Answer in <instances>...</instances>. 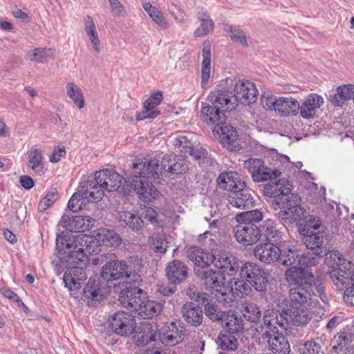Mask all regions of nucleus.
<instances>
[{"label": "nucleus", "instance_id": "1", "mask_svg": "<svg viewBox=\"0 0 354 354\" xmlns=\"http://www.w3.org/2000/svg\"><path fill=\"white\" fill-rule=\"evenodd\" d=\"M284 277L289 290L288 297L285 299L286 307L282 311L294 325L306 324L309 321L306 308L315 294L311 290L313 273L310 269L293 266L285 271Z\"/></svg>", "mask_w": 354, "mask_h": 354}, {"label": "nucleus", "instance_id": "2", "mask_svg": "<svg viewBox=\"0 0 354 354\" xmlns=\"http://www.w3.org/2000/svg\"><path fill=\"white\" fill-rule=\"evenodd\" d=\"M183 167L181 158L172 159L169 156H164L161 161L156 158H138L133 163L134 178L131 182V187L140 200L150 202L157 194L151 182L159 183L163 171L172 174L181 173Z\"/></svg>", "mask_w": 354, "mask_h": 354}, {"label": "nucleus", "instance_id": "3", "mask_svg": "<svg viewBox=\"0 0 354 354\" xmlns=\"http://www.w3.org/2000/svg\"><path fill=\"white\" fill-rule=\"evenodd\" d=\"M101 241L95 236L79 234L75 239H66L64 236L59 235L56 239L57 250L62 254H71V258L78 259L83 265H88L87 254H91L100 251Z\"/></svg>", "mask_w": 354, "mask_h": 354}, {"label": "nucleus", "instance_id": "4", "mask_svg": "<svg viewBox=\"0 0 354 354\" xmlns=\"http://www.w3.org/2000/svg\"><path fill=\"white\" fill-rule=\"evenodd\" d=\"M101 277L106 281L120 280V283H134L139 285L141 277L123 261H118L114 254H111V259L102 267Z\"/></svg>", "mask_w": 354, "mask_h": 354}, {"label": "nucleus", "instance_id": "5", "mask_svg": "<svg viewBox=\"0 0 354 354\" xmlns=\"http://www.w3.org/2000/svg\"><path fill=\"white\" fill-rule=\"evenodd\" d=\"M337 259L338 262L331 267L328 274L336 289L344 291V301L354 306V272L341 263L339 257Z\"/></svg>", "mask_w": 354, "mask_h": 354}, {"label": "nucleus", "instance_id": "6", "mask_svg": "<svg viewBox=\"0 0 354 354\" xmlns=\"http://www.w3.org/2000/svg\"><path fill=\"white\" fill-rule=\"evenodd\" d=\"M288 326V319L278 310L268 309L265 311L263 317V324L257 326L255 330L261 337L259 338H270V335L282 333Z\"/></svg>", "mask_w": 354, "mask_h": 354}, {"label": "nucleus", "instance_id": "7", "mask_svg": "<svg viewBox=\"0 0 354 354\" xmlns=\"http://www.w3.org/2000/svg\"><path fill=\"white\" fill-rule=\"evenodd\" d=\"M243 166L254 183L272 181L280 178L282 174L279 167H268L261 158H250L244 161Z\"/></svg>", "mask_w": 354, "mask_h": 354}, {"label": "nucleus", "instance_id": "8", "mask_svg": "<svg viewBox=\"0 0 354 354\" xmlns=\"http://www.w3.org/2000/svg\"><path fill=\"white\" fill-rule=\"evenodd\" d=\"M234 80L226 78L221 82L216 88L209 95V102L223 111H232L235 108V101L231 90L234 86Z\"/></svg>", "mask_w": 354, "mask_h": 354}, {"label": "nucleus", "instance_id": "9", "mask_svg": "<svg viewBox=\"0 0 354 354\" xmlns=\"http://www.w3.org/2000/svg\"><path fill=\"white\" fill-rule=\"evenodd\" d=\"M62 258L71 264H75L74 266L69 268L64 273V282L65 286L70 290H79L82 284L88 277V271L86 270L87 265H83L78 259H73L71 258V254H64Z\"/></svg>", "mask_w": 354, "mask_h": 354}, {"label": "nucleus", "instance_id": "10", "mask_svg": "<svg viewBox=\"0 0 354 354\" xmlns=\"http://www.w3.org/2000/svg\"><path fill=\"white\" fill-rule=\"evenodd\" d=\"M241 277L248 281L257 291L266 289L268 279L264 270L258 264L246 262L240 266Z\"/></svg>", "mask_w": 354, "mask_h": 354}, {"label": "nucleus", "instance_id": "11", "mask_svg": "<svg viewBox=\"0 0 354 354\" xmlns=\"http://www.w3.org/2000/svg\"><path fill=\"white\" fill-rule=\"evenodd\" d=\"M195 275L205 289L221 292L222 296L227 295L228 287L225 286V277L222 272L214 271L212 269L200 271L198 269Z\"/></svg>", "mask_w": 354, "mask_h": 354}, {"label": "nucleus", "instance_id": "12", "mask_svg": "<svg viewBox=\"0 0 354 354\" xmlns=\"http://www.w3.org/2000/svg\"><path fill=\"white\" fill-rule=\"evenodd\" d=\"M109 328L117 335L124 336L133 333L136 324L134 317L129 313L118 311L109 319Z\"/></svg>", "mask_w": 354, "mask_h": 354}, {"label": "nucleus", "instance_id": "13", "mask_svg": "<svg viewBox=\"0 0 354 354\" xmlns=\"http://www.w3.org/2000/svg\"><path fill=\"white\" fill-rule=\"evenodd\" d=\"M132 286L120 292L118 301L124 308L138 312L142 304L146 302V293L138 285L130 283Z\"/></svg>", "mask_w": 354, "mask_h": 354}, {"label": "nucleus", "instance_id": "14", "mask_svg": "<svg viewBox=\"0 0 354 354\" xmlns=\"http://www.w3.org/2000/svg\"><path fill=\"white\" fill-rule=\"evenodd\" d=\"M236 240L244 246L256 243L261 238L259 228L254 223L241 224L234 228Z\"/></svg>", "mask_w": 354, "mask_h": 354}, {"label": "nucleus", "instance_id": "15", "mask_svg": "<svg viewBox=\"0 0 354 354\" xmlns=\"http://www.w3.org/2000/svg\"><path fill=\"white\" fill-rule=\"evenodd\" d=\"M187 294L192 299L203 303L207 302L205 306V314L212 322H221L227 312L222 311L217 304L209 301V295L204 292H192L189 287Z\"/></svg>", "mask_w": 354, "mask_h": 354}, {"label": "nucleus", "instance_id": "16", "mask_svg": "<svg viewBox=\"0 0 354 354\" xmlns=\"http://www.w3.org/2000/svg\"><path fill=\"white\" fill-rule=\"evenodd\" d=\"M234 90V101L243 104H250L257 100L258 91L251 82L239 80L235 83Z\"/></svg>", "mask_w": 354, "mask_h": 354}, {"label": "nucleus", "instance_id": "17", "mask_svg": "<svg viewBox=\"0 0 354 354\" xmlns=\"http://www.w3.org/2000/svg\"><path fill=\"white\" fill-rule=\"evenodd\" d=\"M95 223V220L88 216H70L64 214L60 224L71 232H84L90 230Z\"/></svg>", "mask_w": 354, "mask_h": 354}, {"label": "nucleus", "instance_id": "18", "mask_svg": "<svg viewBox=\"0 0 354 354\" xmlns=\"http://www.w3.org/2000/svg\"><path fill=\"white\" fill-rule=\"evenodd\" d=\"M187 257L194 265V274L198 269L200 271L207 269L214 260V254L209 253L199 247L190 248L187 251Z\"/></svg>", "mask_w": 354, "mask_h": 354}, {"label": "nucleus", "instance_id": "19", "mask_svg": "<svg viewBox=\"0 0 354 354\" xmlns=\"http://www.w3.org/2000/svg\"><path fill=\"white\" fill-rule=\"evenodd\" d=\"M254 254L261 262L270 264L279 261L281 256V250L279 245L268 242L256 246L254 250Z\"/></svg>", "mask_w": 354, "mask_h": 354}, {"label": "nucleus", "instance_id": "20", "mask_svg": "<svg viewBox=\"0 0 354 354\" xmlns=\"http://www.w3.org/2000/svg\"><path fill=\"white\" fill-rule=\"evenodd\" d=\"M80 188L84 194L87 202H96L100 201L104 196L105 190L96 178V172L91 180H82L80 183Z\"/></svg>", "mask_w": 354, "mask_h": 354}, {"label": "nucleus", "instance_id": "21", "mask_svg": "<svg viewBox=\"0 0 354 354\" xmlns=\"http://www.w3.org/2000/svg\"><path fill=\"white\" fill-rule=\"evenodd\" d=\"M283 208L276 215L286 223L292 224L300 221L304 217L306 209L297 203V200H288Z\"/></svg>", "mask_w": 354, "mask_h": 354}, {"label": "nucleus", "instance_id": "22", "mask_svg": "<svg viewBox=\"0 0 354 354\" xmlns=\"http://www.w3.org/2000/svg\"><path fill=\"white\" fill-rule=\"evenodd\" d=\"M96 178L99 179L105 192H108L118 190L124 180L121 175L109 169L96 171Z\"/></svg>", "mask_w": 354, "mask_h": 354}, {"label": "nucleus", "instance_id": "23", "mask_svg": "<svg viewBox=\"0 0 354 354\" xmlns=\"http://www.w3.org/2000/svg\"><path fill=\"white\" fill-rule=\"evenodd\" d=\"M214 137L227 148L232 150V146L238 138L236 130L230 124L222 121L215 125L213 129Z\"/></svg>", "mask_w": 354, "mask_h": 354}, {"label": "nucleus", "instance_id": "24", "mask_svg": "<svg viewBox=\"0 0 354 354\" xmlns=\"http://www.w3.org/2000/svg\"><path fill=\"white\" fill-rule=\"evenodd\" d=\"M323 104L324 100L322 96L316 93L308 95L304 102L299 104L300 115L307 120L314 118Z\"/></svg>", "mask_w": 354, "mask_h": 354}, {"label": "nucleus", "instance_id": "25", "mask_svg": "<svg viewBox=\"0 0 354 354\" xmlns=\"http://www.w3.org/2000/svg\"><path fill=\"white\" fill-rule=\"evenodd\" d=\"M165 272L171 283L180 284L187 277L188 268L184 262L174 260L167 265Z\"/></svg>", "mask_w": 354, "mask_h": 354}, {"label": "nucleus", "instance_id": "26", "mask_svg": "<svg viewBox=\"0 0 354 354\" xmlns=\"http://www.w3.org/2000/svg\"><path fill=\"white\" fill-rule=\"evenodd\" d=\"M217 183L220 188L230 191L231 193L235 192L239 188L246 187V183L241 175L235 171L221 173L218 177Z\"/></svg>", "mask_w": 354, "mask_h": 354}, {"label": "nucleus", "instance_id": "27", "mask_svg": "<svg viewBox=\"0 0 354 354\" xmlns=\"http://www.w3.org/2000/svg\"><path fill=\"white\" fill-rule=\"evenodd\" d=\"M228 201L232 206L239 209H248L254 203L250 190L246 187H242L230 193L228 196Z\"/></svg>", "mask_w": 354, "mask_h": 354}, {"label": "nucleus", "instance_id": "28", "mask_svg": "<svg viewBox=\"0 0 354 354\" xmlns=\"http://www.w3.org/2000/svg\"><path fill=\"white\" fill-rule=\"evenodd\" d=\"M215 267L223 270L229 275H233L239 270L240 266L236 258L226 252H218L214 254L212 263Z\"/></svg>", "mask_w": 354, "mask_h": 354}, {"label": "nucleus", "instance_id": "29", "mask_svg": "<svg viewBox=\"0 0 354 354\" xmlns=\"http://www.w3.org/2000/svg\"><path fill=\"white\" fill-rule=\"evenodd\" d=\"M292 188L293 186L289 180L281 178L274 183L266 184L263 188V194L266 196L276 198L281 195H288Z\"/></svg>", "mask_w": 354, "mask_h": 354}, {"label": "nucleus", "instance_id": "30", "mask_svg": "<svg viewBox=\"0 0 354 354\" xmlns=\"http://www.w3.org/2000/svg\"><path fill=\"white\" fill-rule=\"evenodd\" d=\"M181 313L184 320L192 326H198L203 323V310L194 303H185L182 307Z\"/></svg>", "mask_w": 354, "mask_h": 354}, {"label": "nucleus", "instance_id": "31", "mask_svg": "<svg viewBox=\"0 0 354 354\" xmlns=\"http://www.w3.org/2000/svg\"><path fill=\"white\" fill-rule=\"evenodd\" d=\"M201 114L203 122L208 124H217L226 118L225 111L209 102H202Z\"/></svg>", "mask_w": 354, "mask_h": 354}, {"label": "nucleus", "instance_id": "32", "mask_svg": "<svg viewBox=\"0 0 354 354\" xmlns=\"http://www.w3.org/2000/svg\"><path fill=\"white\" fill-rule=\"evenodd\" d=\"M226 333L238 337L243 333V320L237 314L228 311L221 321Z\"/></svg>", "mask_w": 354, "mask_h": 354}, {"label": "nucleus", "instance_id": "33", "mask_svg": "<svg viewBox=\"0 0 354 354\" xmlns=\"http://www.w3.org/2000/svg\"><path fill=\"white\" fill-rule=\"evenodd\" d=\"M326 232L306 233L303 239V242L307 248L317 252V255H324L326 249L324 250V241L326 238Z\"/></svg>", "mask_w": 354, "mask_h": 354}, {"label": "nucleus", "instance_id": "34", "mask_svg": "<svg viewBox=\"0 0 354 354\" xmlns=\"http://www.w3.org/2000/svg\"><path fill=\"white\" fill-rule=\"evenodd\" d=\"M299 102L293 97H281L277 99L276 112L281 116L297 114Z\"/></svg>", "mask_w": 354, "mask_h": 354}, {"label": "nucleus", "instance_id": "35", "mask_svg": "<svg viewBox=\"0 0 354 354\" xmlns=\"http://www.w3.org/2000/svg\"><path fill=\"white\" fill-rule=\"evenodd\" d=\"M352 341V333L345 332L339 333L331 339V351L335 354H346L345 352L348 350Z\"/></svg>", "mask_w": 354, "mask_h": 354}, {"label": "nucleus", "instance_id": "36", "mask_svg": "<svg viewBox=\"0 0 354 354\" xmlns=\"http://www.w3.org/2000/svg\"><path fill=\"white\" fill-rule=\"evenodd\" d=\"M118 219L122 225L133 231H138L144 226L142 216L131 212L123 211L118 213Z\"/></svg>", "mask_w": 354, "mask_h": 354}, {"label": "nucleus", "instance_id": "37", "mask_svg": "<svg viewBox=\"0 0 354 354\" xmlns=\"http://www.w3.org/2000/svg\"><path fill=\"white\" fill-rule=\"evenodd\" d=\"M202 56L203 60L202 62L201 84L202 86H204L207 83L211 73V46L209 41H205L203 44Z\"/></svg>", "mask_w": 354, "mask_h": 354}, {"label": "nucleus", "instance_id": "38", "mask_svg": "<svg viewBox=\"0 0 354 354\" xmlns=\"http://www.w3.org/2000/svg\"><path fill=\"white\" fill-rule=\"evenodd\" d=\"M272 335H270V338H268V342L272 353L274 354H289L290 348L287 338L281 334L274 335V337H272Z\"/></svg>", "mask_w": 354, "mask_h": 354}, {"label": "nucleus", "instance_id": "39", "mask_svg": "<svg viewBox=\"0 0 354 354\" xmlns=\"http://www.w3.org/2000/svg\"><path fill=\"white\" fill-rule=\"evenodd\" d=\"M97 239L107 246L117 247L121 243L120 235L115 231L106 228L98 230Z\"/></svg>", "mask_w": 354, "mask_h": 354}, {"label": "nucleus", "instance_id": "40", "mask_svg": "<svg viewBox=\"0 0 354 354\" xmlns=\"http://www.w3.org/2000/svg\"><path fill=\"white\" fill-rule=\"evenodd\" d=\"M84 295L93 301H100L104 296V292L100 286V283L91 277L84 288Z\"/></svg>", "mask_w": 354, "mask_h": 354}, {"label": "nucleus", "instance_id": "41", "mask_svg": "<svg viewBox=\"0 0 354 354\" xmlns=\"http://www.w3.org/2000/svg\"><path fill=\"white\" fill-rule=\"evenodd\" d=\"M54 57V50L51 48H37L27 53V59L32 62L44 63Z\"/></svg>", "mask_w": 354, "mask_h": 354}, {"label": "nucleus", "instance_id": "42", "mask_svg": "<svg viewBox=\"0 0 354 354\" xmlns=\"http://www.w3.org/2000/svg\"><path fill=\"white\" fill-rule=\"evenodd\" d=\"M66 92L67 95L73 100L79 109H82L84 106L82 91L79 86L73 82H68L66 84Z\"/></svg>", "mask_w": 354, "mask_h": 354}, {"label": "nucleus", "instance_id": "43", "mask_svg": "<svg viewBox=\"0 0 354 354\" xmlns=\"http://www.w3.org/2000/svg\"><path fill=\"white\" fill-rule=\"evenodd\" d=\"M161 310L162 305L160 303H157L153 301H149L147 300V297H146V302L142 304L141 308L138 313L142 317L150 319L158 315Z\"/></svg>", "mask_w": 354, "mask_h": 354}, {"label": "nucleus", "instance_id": "44", "mask_svg": "<svg viewBox=\"0 0 354 354\" xmlns=\"http://www.w3.org/2000/svg\"><path fill=\"white\" fill-rule=\"evenodd\" d=\"M263 219V214L258 209L246 211L237 214L236 216V221L240 224L246 225L247 223H259Z\"/></svg>", "mask_w": 354, "mask_h": 354}, {"label": "nucleus", "instance_id": "45", "mask_svg": "<svg viewBox=\"0 0 354 354\" xmlns=\"http://www.w3.org/2000/svg\"><path fill=\"white\" fill-rule=\"evenodd\" d=\"M238 336L231 334H221L218 337L217 343L223 351H235L238 348Z\"/></svg>", "mask_w": 354, "mask_h": 354}, {"label": "nucleus", "instance_id": "46", "mask_svg": "<svg viewBox=\"0 0 354 354\" xmlns=\"http://www.w3.org/2000/svg\"><path fill=\"white\" fill-rule=\"evenodd\" d=\"M142 6L145 12L156 24L165 28L167 27V22L160 10L149 2L144 3Z\"/></svg>", "mask_w": 354, "mask_h": 354}, {"label": "nucleus", "instance_id": "47", "mask_svg": "<svg viewBox=\"0 0 354 354\" xmlns=\"http://www.w3.org/2000/svg\"><path fill=\"white\" fill-rule=\"evenodd\" d=\"M241 312L244 317L250 322L257 323L261 317L259 307L253 303L245 302Z\"/></svg>", "mask_w": 354, "mask_h": 354}, {"label": "nucleus", "instance_id": "48", "mask_svg": "<svg viewBox=\"0 0 354 354\" xmlns=\"http://www.w3.org/2000/svg\"><path fill=\"white\" fill-rule=\"evenodd\" d=\"M225 30L234 42L239 43L244 47L248 46L245 33L242 29L238 27L226 25L225 26Z\"/></svg>", "mask_w": 354, "mask_h": 354}, {"label": "nucleus", "instance_id": "49", "mask_svg": "<svg viewBox=\"0 0 354 354\" xmlns=\"http://www.w3.org/2000/svg\"><path fill=\"white\" fill-rule=\"evenodd\" d=\"M28 165L35 172H40L43 169L42 151L35 149L28 152Z\"/></svg>", "mask_w": 354, "mask_h": 354}, {"label": "nucleus", "instance_id": "50", "mask_svg": "<svg viewBox=\"0 0 354 354\" xmlns=\"http://www.w3.org/2000/svg\"><path fill=\"white\" fill-rule=\"evenodd\" d=\"M323 255H317L315 251L313 252H308L304 253L299 255V267L306 269V268L315 266L319 263V259Z\"/></svg>", "mask_w": 354, "mask_h": 354}, {"label": "nucleus", "instance_id": "51", "mask_svg": "<svg viewBox=\"0 0 354 354\" xmlns=\"http://www.w3.org/2000/svg\"><path fill=\"white\" fill-rule=\"evenodd\" d=\"M264 234L268 239V242L274 243L279 245L282 239L283 233L280 232L276 226L271 223H267L263 226Z\"/></svg>", "mask_w": 354, "mask_h": 354}, {"label": "nucleus", "instance_id": "52", "mask_svg": "<svg viewBox=\"0 0 354 354\" xmlns=\"http://www.w3.org/2000/svg\"><path fill=\"white\" fill-rule=\"evenodd\" d=\"M86 203L88 202L86 201V198H84V194L82 193V190L79 187L78 191L75 192L69 200L68 207L73 212H77V210L82 209Z\"/></svg>", "mask_w": 354, "mask_h": 354}, {"label": "nucleus", "instance_id": "53", "mask_svg": "<svg viewBox=\"0 0 354 354\" xmlns=\"http://www.w3.org/2000/svg\"><path fill=\"white\" fill-rule=\"evenodd\" d=\"M172 143L175 147L178 148L184 153L185 157L187 156V153L194 145L187 136L183 135L175 137Z\"/></svg>", "mask_w": 354, "mask_h": 354}, {"label": "nucleus", "instance_id": "54", "mask_svg": "<svg viewBox=\"0 0 354 354\" xmlns=\"http://www.w3.org/2000/svg\"><path fill=\"white\" fill-rule=\"evenodd\" d=\"M306 233H313L326 232V227L322 224L319 218L313 215H309L306 217Z\"/></svg>", "mask_w": 354, "mask_h": 354}, {"label": "nucleus", "instance_id": "55", "mask_svg": "<svg viewBox=\"0 0 354 354\" xmlns=\"http://www.w3.org/2000/svg\"><path fill=\"white\" fill-rule=\"evenodd\" d=\"M299 254H297L295 251L289 250L288 253L286 254H282L279 259L281 262V264L286 266H297L299 265Z\"/></svg>", "mask_w": 354, "mask_h": 354}, {"label": "nucleus", "instance_id": "56", "mask_svg": "<svg viewBox=\"0 0 354 354\" xmlns=\"http://www.w3.org/2000/svg\"><path fill=\"white\" fill-rule=\"evenodd\" d=\"M201 21V26L194 32L195 37H202L213 31L214 23L210 18H205Z\"/></svg>", "mask_w": 354, "mask_h": 354}, {"label": "nucleus", "instance_id": "57", "mask_svg": "<svg viewBox=\"0 0 354 354\" xmlns=\"http://www.w3.org/2000/svg\"><path fill=\"white\" fill-rule=\"evenodd\" d=\"M169 331L160 337L161 342L166 346H174L180 342V336L175 335L171 325L168 326Z\"/></svg>", "mask_w": 354, "mask_h": 354}, {"label": "nucleus", "instance_id": "58", "mask_svg": "<svg viewBox=\"0 0 354 354\" xmlns=\"http://www.w3.org/2000/svg\"><path fill=\"white\" fill-rule=\"evenodd\" d=\"M152 244L156 252L165 253L169 248V242L164 234H158L153 238Z\"/></svg>", "mask_w": 354, "mask_h": 354}, {"label": "nucleus", "instance_id": "59", "mask_svg": "<svg viewBox=\"0 0 354 354\" xmlns=\"http://www.w3.org/2000/svg\"><path fill=\"white\" fill-rule=\"evenodd\" d=\"M56 192H48L38 204V210L44 212L51 206L53 203L57 200Z\"/></svg>", "mask_w": 354, "mask_h": 354}, {"label": "nucleus", "instance_id": "60", "mask_svg": "<svg viewBox=\"0 0 354 354\" xmlns=\"http://www.w3.org/2000/svg\"><path fill=\"white\" fill-rule=\"evenodd\" d=\"M188 155L192 156L195 160L198 161V163H201L207 158L208 153L207 150L203 147L198 145L196 147L193 145L187 153V156Z\"/></svg>", "mask_w": 354, "mask_h": 354}, {"label": "nucleus", "instance_id": "61", "mask_svg": "<svg viewBox=\"0 0 354 354\" xmlns=\"http://www.w3.org/2000/svg\"><path fill=\"white\" fill-rule=\"evenodd\" d=\"M236 290L238 292V296L245 297L249 295L253 288L248 281L243 279L241 281H234Z\"/></svg>", "mask_w": 354, "mask_h": 354}, {"label": "nucleus", "instance_id": "62", "mask_svg": "<svg viewBox=\"0 0 354 354\" xmlns=\"http://www.w3.org/2000/svg\"><path fill=\"white\" fill-rule=\"evenodd\" d=\"M337 92L342 97L344 103L351 99L354 100V85L347 84L339 86L337 88Z\"/></svg>", "mask_w": 354, "mask_h": 354}, {"label": "nucleus", "instance_id": "63", "mask_svg": "<svg viewBox=\"0 0 354 354\" xmlns=\"http://www.w3.org/2000/svg\"><path fill=\"white\" fill-rule=\"evenodd\" d=\"M277 99L272 95H263L261 97V104L265 109L276 111Z\"/></svg>", "mask_w": 354, "mask_h": 354}, {"label": "nucleus", "instance_id": "64", "mask_svg": "<svg viewBox=\"0 0 354 354\" xmlns=\"http://www.w3.org/2000/svg\"><path fill=\"white\" fill-rule=\"evenodd\" d=\"M162 100V93L160 91H157L146 100L144 102L143 106L144 108H147V109H154L161 102Z\"/></svg>", "mask_w": 354, "mask_h": 354}]
</instances>
